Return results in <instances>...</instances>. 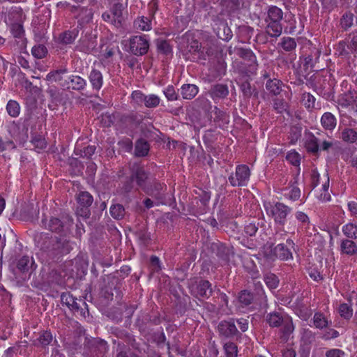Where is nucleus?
I'll list each match as a JSON object with an SVG mask.
<instances>
[{"instance_id": "f257e3e1", "label": "nucleus", "mask_w": 357, "mask_h": 357, "mask_svg": "<svg viewBox=\"0 0 357 357\" xmlns=\"http://www.w3.org/2000/svg\"><path fill=\"white\" fill-rule=\"evenodd\" d=\"M266 213L271 216L275 223L283 225L291 208L281 202L268 203L264 205Z\"/></svg>"}, {"instance_id": "f03ea898", "label": "nucleus", "mask_w": 357, "mask_h": 357, "mask_svg": "<svg viewBox=\"0 0 357 357\" xmlns=\"http://www.w3.org/2000/svg\"><path fill=\"white\" fill-rule=\"evenodd\" d=\"M212 27L218 38L229 41L233 36L232 31L229 27L227 20L223 15L218 14L212 17Z\"/></svg>"}, {"instance_id": "7ed1b4c3", "label": "nucleus", "mask_w": 357, "mask_h": 357, "mask_svg": "<svg viewBox=\"0 0 357 357\" xmlns=\"http://www.w3.org/2000/svg\"><path fill=\"white\" fill-rule=\"evenodd\" d=\"M149 48V43L145 36H135L130 40V50L135 55H144Z\"/></svg>"}, {"instance_id": "20e7f679", "label": "nucleus", "mask_w": 357, "mask_h": 357, "mask_svg": "<svg viewBox=\"0 0 357 357\" xmlns=\"http://www.w3.org/2000/svg\"><path fill=\"white\" fill-rule=\"evenodd\" d=\"M329 187L330 180H316L312 188L314 196L322 202L330 201Z\"/></svg>"}, {"instance_id": "39448f33", "label": "nucleus", "mask_w": 357, "mask_h": 357, "mask_svg": "<svg viewBox=\"0 0 357 357\" xmlns=\"http://www.w3.org/2000/svg\"><path fill=\"white\" fill-rule=\"evenodd\" d=\"M96 45V35L92 33H86L84 36L79 39L77 49L79 52L89 54L93 52Z\"/></svg>"}, {"instance_id": "423d86ee", "label": "nucleus", "mask_w": 357, "mask_h": 357, "mask_svg": "<svg viewBox=\"0 0 357 357\" xmlns=\"http://www.w3.org/2000/svg\"><path fill=\"white\" fill-rule=\"evenodd\" d=\"M266 257L270 260L280 259L281 260H287L292 258V254L289 248L284 244H278L273 250L270 248L269 252L266 251Z\"/></svg>"}, {"instance_id": "0eeeda50", "label": "nucleus", "mask_w": 357, "mask_h": 357, "mask_svg": "<svg viewBox=\"0 0 357 357\" xmlns=\"http://www.w3.org/2000/svg\"><path fill=\"white\" fill-rule=\"evenodd\" d=\"M244 99H249L251 97L258 98L259 91L255 85H252L248 77H242L237 82Z\"/></svg>"}, {"instance_id": "6e6552de", "label": "nucleus", "mask_w": 357, "mask_h": 357, "mask_svg": "<svg viewBox=\"0 0 357 357\" xmlns=\"http://www.w3.org/2000/svg\"><path fill=\"white\" fill-rule=\"evenodd\" d=\"M61 84L68 89L82 91L86 86V81L79 75H71L68 77V79H65L64 82Z\"/></svg>"}, {"instance_id": "1a4fd4ad", "label": "nucleus", "mask_w": 357, "mask_h": 357, "mask_svg": "<svg viewBox=\"0 0 357 357\" xmlns=\"http://www.w3.org/2000/svg\"><path fill=\"white\" fill-rule=\"evenodd\" d=\"M77 201L80 206L84 208V209L81 208L80 211H77V213L82 216H89V212L87 208L93 202L91 195L88 192L82 191L77 195Z\"/></svg>"}, {"instance_id": "9d476101", "label": "nucleus", "mask_w": 357, "mask_h": 357, "mask_svg": "<svg viewBox=\"0 0 357 357\" xmlns=\"http://www.w3.org/2000/svg\"><path fill=\"white\" fill-rule=\"evenodd\" d=\"M191 291L197 297L208 298L212 294L211 284L207 280H200L191 287Z\"/></svg>"}, {"instance_id": "9b49d317", "label": "nucleus", "mask_w": 357, "mask_h": 357, "mask_svg": "<svg viewBox=\"0 0 357 357\" xmlns=\"http://www.w3.org/2000/svg\"><path fill=\"white\" fill-rule=\"evenodd\" d=\"M208 93L214 100L224 99L229 95V88L227 84H215L211 86Z\"/></svg>"}, {"instance_id": "f8f14e48", "label": "nucleus", "mask_w": 357, "mask_h": 357, "mask_svg": "<svg viewBox=\"0 0 357 357\" xmlns=\"http://www.w3.org/2000/svg\"><path fill=\"white\" fill-rule=\"evenodd\" d=\"M236 53L239 57L248 61L250 68L255 70L257 68V58L251 50L239 47L236 49Z\"/></svg>"}, {"instance_id": "ddd939ff", "label": "nucleus", "mask_w": 357, "mask_h": 357, "mask_svg": "<svg viewBox=\"0 0 357 357\" xmlns=\"http://www.w3.org/2000/svg\"><path fill=\"white\" fill-rule=\"evenodd\" d=\"M218 328L220 334L225 337H231L237 333L236 325L231 321H224L220 322Z\"/></svg>"}, {"instance_id": "4468645a", "label": "nucleus", "mask_w": 357, "mask_h": 357, "mask_svg": "<svg viewBox=\"0 0 357 357\" xmlns=\"http://www.w3.org/2000/svg\"><path fill=\"white\" fill-rule=\"evenodd\" d=\"M89 80L93 90L98 91L101 89L103 77L100 71L93 68L89 75Z\"/></svg>"}, {"instance_id": "2eb2a0df", "label": "nucleus", "mask_w": 357, "mask_h": 357, "mask_svg": "<svg viewBox=\"0 0 357 357\" xmlns=\"http://www.w3.org/2000/svg\"><path fill=\"white\" fill-rule=\"evenodd\" d=\"M305 148L307 153L318 157L319 155V139L311 135L305 142Z\"/></svg>"}, {"instance_id": "dca6fc26", "label": "nucleus", "mask_w": 357, "mask_h": 357, "mask_svg": "<svg viewBox=\"0 0 357 357\" xmlns=\"http://www.w3.org/2000/svg\"><path fill=\"white\" fill-rule=\"evenodd\" d=\"M79 32V26L72 30L66 31L59 36V43L63 45L72 44L78 36Z\"/></svg>"}, {"instance_id": "f3484780", "label": "nucleus", "mask_w": 357, "mask_h": 357, "mask_svg": "<svg viewBox=\"0 0 357 357\" xmlns=\"http://www.w3.org/2000/svg\"><path fill=\"white\" fill-rule=\"evenodd\" d=\"M124 10V6L123 3L117 2L115 3L112 8H110V13L112 15V17L115 19L114 20V26H120L122 24L123 21V10Z\"/></svg>"}, {"instance_id": "a211bd4d", "label": "nucleus", "mask_w": 357, "mask_h": 357, "mask_svg": "<svg viewBox=\"0 0 357 357\" xmlns=\"http://www.w3.org/2000/svg\"><path fill=\"white\" fill-rule=\"evenodd\" d=\"M150 150L149 143L143 138L135 142V155L136 157H145L149 154Z\"/></svg>"}, {"instance_id": "6ab92c4d", "label": "nucleus", "mask_w": 357, "mask_h": 357, "mask_svg": "<svg viewBox=\"0 0 357 357\" xmlns=\"http://www.w3.org/2000/svg\"><path fill=\"white\" fill-rule=\"evenodd\" d=\"M96 147L93 145H88L86 146L79 148L77 145L75 149V155L83 159L91 160L92 155L95 153Z\"/></svg>"}, {"instance_id": "aec40b11", "label": "nucleus", "mask_w": 357, "mask_h": 357, "mask_svg": "<svg viewBox=\"0 0 357 357\" xmlns=\"http://www.w3.org/2000/svg\"><path fill=\"white\" fill-rule=\"evenodd\" d=\"M267 14V17L265 19L266 22H280L283 17L282 10L275 6H270Z\"/></svg>"}, {"instance_id": "412c9836", "label": "nucleus", "mask_w": 357, "mask_h": 357, "mask_svg": "<svg viewBox=\"0 0 357 357\" xmlns=\"http://www.w3.org/2000/svg\"><path fill=\"white\" fill-rule=\"evenodd\" d=\"M282 84H283L282 82L278 79L268 78V79L266 81L265 86H266V90L268 91L270 93H271L274 96H278L282 91Z\"/></svg>"}, {"instance_id": "4be33fe9", "label": "nucleus", "mask_w": 357, "mask_h": 357, "mask_svg": "<svg viewBox=\"0 0 357 357\" xmlns=\"http://www.w3.org/2000/svg\"><path fill=\"white\" fill-rule=\"evenodd\" d=\"M183 98L187 100L192 99L198 93V87L195 84H185L181 89Z\"/></svg>"}, {"instance_id": "5701e85b", "label": "nucleus", "mask_w": 357, "mask_h": 357, "mask_svg": "<svg viewBox=\"0 0 357 357\" xmlns=\"http://www.w3.org/2000/svg\"><path fill=\"white\" fill-rule=\"evenodd\" d=\"M322 126L326 130H333L336 126V118L331 112H325L321 119Z\"/></svg>"}, {"instance_id": "b1692460", "label": "nucleus", "mask_w": 357, "mask_h": 357, "mask_svg": "<svg viewBox=\"0 0 357 357\" xmlns=\"http://www.w3.org/2000/svg\"><path fill=\"white\" fill-rule=\"evenodd\" d=\"M266 28V33L271 36L277 38L282 31V26L280 22H268Z\"/></svg>"}, {"instance_id": "393cba45", "label": "nucleus", "mask_w": 357, "mask_h": 357, "mask_svg": "<svg viewBox=\"0 0 357 357\" xmlns=\"http://www.w3.org/2000/svg\"><path fill=\"white\" fill-rule=\"evenodd\" d=\"M340 138L347 143H354L357 140V132L352 129L346 128L341 132Z\"/></svg>"}, {"instance_id": "a878e982", "label": "nucleus", "mask_w": 357, "mask_h": 357, "mask_svg": "<svg viewBox=\"0 0 357 357\" xmlns=\"http://www.w3.org/2000/svg\"><path fill=\"white\" fill-rule=\"evenodd\" d=\"M70 172L72 176H79L82 173L83 165L77 158H70L68 160Z\"/></svg>"}, {"instance_id": "bb28decb", "label": "nucleus", "mask_w": 357, "mask_h": 357, "mask_svg": "<svg viewBox=\"0 0 357 357\" xmlns=\"http://www.w3.org/2000/svg\"><path fill=\"white\" fill-rule=\"evenodd\" d=\"M341 251L346 255H352L357 252V245L350 240H344L340 245Z\"/></svg>"}, {"instance_id": "cd10ccee", "label": "nucleus", "mask_w": 357, "mask_h": 357, "mask_svg": "<svg viewBox=\"0 0 357 357\" xmlns=\"http://www.w3.org/2000/svg\"><path fill=\"white\" fill-rule=\"evenodd\" d=\"M284 319L278 312L270 313L266 317V321L271 327H278L284 322Z\"/></svg>"}, {"instance_id": "c85d7f7f", "label": "nucleus", "mask_w": 357, "mask_h": 357, "mask_svg": "<svg viewBox=\"0 0 357 357\" xmlns=\"http://www.w3.org/2000/svg\"><path fill=\"white\" fill-rule=\"evenodd\" d=\"M135 26L142 31H149L151 29V22L147 17L142 16L135 20Z\"/></svg>"}, {"instance_id": "c756f323", "label": "nucleus", "mask_w": 357, "mask_h": 357, "mask_svg": "<svg viewBox=\"0 0 357 357\" xmlns=\"http://www.w3.org/2000/svg\"><path fill=\"white\" fill-rule=\"evenodd\" d=\"M130 178H148V174L143 167L134 165L132 167Z\"/></svg>"}, {"instance_id": "7c9ffc66", "label": "nucleus", "mask_w": 357, "mask_h": 357, "mask_svg": "<svg viewBox=\"0 0 357 357\" xmlns=\"http://www.w3.org/2000/svg\"><path fill=\"white\" fill-rule=\"evenodd\" d=\"M220 3L231 11H236L241 8L243 0H220Z\"/></svg>"}, {"instance_id": "2f4dec72", "label": "nucleus", "mask_w": 357, "mask_h": 357, "mask_svg": "<svg viewBox=\"0 0 357 357\" xmlns=\"http://www.w3.org/2000/svg\"><path fill=\"white\" fill-rule=\"evenodd\" d=\"M281 47L287 52H291L296 47V42L294 38L284 37L280 43Z\"/></svg>"}, {"instance_id": "473e14b6", "label": "nucleus", "mask_w": 357, "mask_h": 357, "mask_svg": "<svg viewBox=\"0 0 357 357\" xmlns=\"http://www.w3.org/2000/svg\"><path fill=\"white\" fill-rule=\"evenodd\" d=\"M6 110L10 116L17 117L20 114V107L17 102L10 100L7 104Z\"/></svg>"}, {"instance_id": "72a5a7b5", "label": "nucleus", "mask_w": 357, "mask_h": 357, "mask_svg": "<svg viewBox=\"0 0 357 357\" xmlns=\"http://www.w3.org/2000/svg\"><path fill=\"white\" fill-rule=\"evenodd\" d=\"M31 53L34 57L43 59L47 54V49L44 45L39 44L33 47Z\"/></svg>"}, {"instance_id": "f704fd0d", "label": "nucleus", "mask_w": 357, "mask_h": 357, "mask_svg": "<svg viewBox=\"0 0 357 357\" xmlns=\"http://www.w3.org/2000/svg\"><path fill=\"white\" fill-rule=\"evenodd\" d=\"M301 103L307 109L314 108L315 98L311 93L305 92L302 94Z\"/></svg>"}, {"instance_id": "c9c22d12", "label": "nucleus", "mask_w": 357, "mask_h": 357, "mask_svg": "<svg viewBox=\"0 0 357 357\" xmlns=\"http://www.w3.org/2000/svg\"><path fill=\"white\" fill-rule=\"evenodd\" d=\"M214 121L215 122H222L224 123L229 122V115L224 111L220 110L217 107H214Z\"/></svg>"}, {"instance_id": "e433bc0d", "label": "nucleus", "mask_w": 357, "mask_h": 357, "mask_svg": "<svg viewBox=\"0 0 357 357\" xmlns=\"http://www.w3.org/2000/svg\"><path fill=\"white\" fill-rule=\"evenodd\" d=\"M338 311L340 316L346 319H350L353 315V310L351 305L347 303L340 304Z\"/></svg>"}, {"instance_id": "4c0bfd02", "label": "nucleus", "mask_w": 357, "mask_h": 357, "mask_svg": "<svg viewBox=\"0 0 357 357\" xmlns=\"http://www.w3.org/2000/svg\"><path fill=\"white\" fill-rule=\"evenodd\" d=\"M342 231L349 238H357V226L352 223L345 225L342 227Z\"/></svg>"}, {"instance_id": "58836bf2", "label": "nucleus", "mask_w": 357, "mask_h": 357, "mask_svg": "<svg viewBox=\"0 0 357 357\" xmlns=\"http://www.w3.org/2000/svg\"><path fill=\"white\" fill-rule=\"evenodd\" d=\"M236 176L237 178H248L250 176V171L246 165H238L236 168Z\"/></svg>"}, {"instance_id": "ea45409f", "label": "nucleus", "mask_w": 357, "mask_h": 357, "mask_svg": "<svg viewBox=\"0 0 357 357\" xmlns=\"http://www.w3.org/2000/svg\"><path fill=\"white\" fill-rule=\"evenodd\" d=\"M109 211L111 215L115 219H121L124 215V208L121 204H113Z\"/></svg>"}, {"instance_id": "a19ab883", "label": "nucleus", "mask_w": 357, "mask_h": 357, "mask_svg": "<svg viewBox=\"0 0 357 357\" xmlns=\"http://www.w3.org/2000/svg\"><path fill=\"white\" fill-rule=\"evenodd\" d=\"M273 108L278 113L282 114L287 111L288 105L284 99L277 98L273 100Z\"/></svg>"}, {"instance_id": "79ce46f5", "label": "nucleus", "mask_w": 357, "mask_h": 357, "mask_svg": "<svg viewBox=\"0 0 357 357\" xmlns=\"http://www.w3.org/2000/svg\"><path fill=\"white\" fill-rule=\"evenodd\" d=\"M10 31L15 38H22L24 35L23 26L20 23H13L10 26Z\"/></svg>"}, {"instance_id": "37998d69", "label": "nucleus", "mask_w": 357, "mask_h": 357, "mask_svg": "<svg viewBox=\"0 0 357 357\" xmlns=\"http://www.w3.org/2000/svg\"><path fill=\"white\" fill-rule=\"evenodd\" d=\"M354 14L351 13H346L343 15L340 20L342 28L344 30L348 29L353 24Z\"/></svg>"}, {"instance_id": "c03bdc74", "label": "nucleus", "mask_w": 357, "mask_h": 357, "mask_svg": "<svg viewBox=\"0 0 357 357\" xmlns=\"http://www.w3.org/2000/svg\"><path fill=\"white\" fill-rule=\"evenodd\" d=\"M253 300V296L247 291H243L238 296V302L242 307L249 305Z\"/></svg>"}, {"instance_id": "a18cd8bd", "label": "nucleus", "mask_w": 357, "mask_h": 357, "mask_svg": "<svg viewBox=\"0 0 357 357\" xmlns=\"http://www.w3.org/2000/svg\"><path fill=\"white\" fill-rule=\"evenodd\" d=\"M186 49L189 53L192 54V56H196L197 53L201 49V45L197 40L192 39L191 41L188 40Z\"/></svg>"}, {"instance_id": "49530a36", "label": "nucleus", "mask_w": 357, "mask_h": 357, "mask_svg": "<svg viewBox=\"0 0 357 357\" xmlns=\"http://www.w3.org/2000/svg\"><path fill=\"white\" fill-rule=\"evenodd\" d=\"M313 321L316 328H323L328 326V321L321 313H315L314 315Z\"/></svg>"}, {"instance_id": "de8ad7c7", "label": "nucleus", "mask_w": 357, "mask_h": 357, "mask_svg": "<svg viewBox=\"0 0 357 357\" xmlns=\"http://www.w3.org/2000/svg\"><path fill=\"white\" fill-rule=\"evenodd\" d=\"M264 281L267 287L271 289H275L279 283L278 278L273 274H268L264 277Z\"/></svg>"}, {"instance_id": "09e8293b", "label": "nucleus", "mask_w": 357, "mask_h": 357, "mask_svg": "<svg viewBox=\"0 0 357 357\" xmlns=\"http://www.w3.org/2000/svg\"><path fill=\"white\" fill-rule=\"evenodd\" d=\"M52 338L53 337L52 333L50 331H46L40 335L38 340L42 346L45 347L51 343Z\"/></svg>"}, {"instance_id": "8fccbe9b", "label": "nucleus", "mask_w": 357, "mask_h": 357, "mask_svg": "<svg viewBox=\"0 0 357 357\" xmlns=\"http://www.w3.org/2000/svg\"><path fill=\"white\" fill-rule=\"evenodd\" d=\"M157 47L160 52L168 55L172 53V47L169 43L165 40H161L158 41Z\"/></svg>"}, {"instance_id": "3c124183", "label": "nucleus", "mask_w": 357, "mask_h": 357, "mask_svg": "<svg viewBox=\"0 0 357 357\" xmlns=\"http://www.w3.org/2000/svg\"><path fill=\"white\" fill-rule=\"evenodd\" d=\"M224 349L227 357L237 356V347L233 342H227L224 345Z\"/></svg>"}, {"instance_id": "603ef678", "label": "nucleus", "mask_w": 357, "mask_h": 357, "mask_svg": "<svg viewBox=\"0 0 357 357\" xmlns=\"http://www.w3.org/2000/svg\"><path fill=\"white\" fill-rule=\"evenodd\" d=\"M319 54H320V52L317 51L316 54H318V55L315 59L313 58L312 55H308L307 56H306L304 59L303 66H304L305 69L307 70L310 68L312 70H314V64L317 62Z\"/></svg>"}, {"instance_id": "864d4df0", "label": "nucleus", "mask_w": 357, "mask_h": 357, "mask_svg": "<svg viewBox=\"0 0 357 357\" xmlns=\"http://www.w3.org/2000/svg\"><path fill=\"white\" fill-rule=\"evenodd\" d=\"M72 249L71 245L68 241H59L56 244V250L59 255H66Z\"/></svg>"}, {"instance_id": "5fc2aeb1", "label": "nucleus", "mask_w": 357, "mask_h": 357, "mask_svg": "<svg viewBox=\"0 0 357 357\" xmlns=\"http://www.w3.org/2000/svg\"><path fill=\"white\" fill-rule=\"evenodd\" d=\"M31 261L28 256L21 257L17 264V268L21 271H26L29 269Z\"/></svg>"}, {"instance_id": "6e6d98bb", "label": "nucleus", "mask_w": 357, "mask_h": 357, "mask_svg": "<svg viewBox=\"0 0 357 357\" xmlns=\"http://www.w3.org/2000/svg\"><path fill=\"white\" fill-rule=\"evenodd\" d=\"M31 142L35 148L42 150L46 147V142L40 135H34L31 137Z\"/></svg>"}, {"instance_id": "4d7b16f0", "label": "nucleus", "mask_w": 357, "mask_h": 357, "mask_svg": "<svg viewBox=\"0 0 357 357\" xmlns=\"http://www.w3.org/2000/svg\"><path fill=\"white\" fill-rule=\"evenodd\" d=\"M163 92L167 99L169 101L176 100L178 98V94L172 85L168 86Z\"/></svg>"}, {"instance_id": "13d9d810", "label": "nucleus", "mask_w": 357, "mask_h": 357, "mask_svg": "<svg viewBox=\"0 0 357 357\" xmlns=\"http://www.w3.org/2000/svg\"><path fill=\"white\" fill-rule=\"evenodd\" d=\"M63 227L61 220L58 218H51L49 221L47 227L50 230L52 231H60L61 228Z\"/></svg>"}, {"instance_id": "bf43d9fd", "label": "nucleus", "mask_w": 357, "mask_h": 357, "mask_svg": "<svg viewBox=\"0 0 357 357\" xmlns=\"http://www.w3.org/2000/svg\"><path fill=\"white\" fill-rule=\"evenodd\" d=\"M144 103L146 107H155L160 103V98L156 95L146 96Z\"/></svg>"}, {"instance_id": "052dcab7", "label": "nucleus", "mask_w": 357, "mask_h": 357, "mask_svg": "<svg viewBox=\"0 0 357 357\" xmlns=\"http://www.w3.org/2000/svg\"><path fill=\"white\" fill-rule=\"evenodd\" d=\"M286 159L287 161H289L291 164H292L294 166H299L300 162H301V157L300 155L296 152L295 151L289 152L287 154Z\"/></svg>"}, {"instance_id": "680f3d73", "label": "nucleus", "mask_w": 357, "mask_h": 357, "mask_svg": "<svg viewBox=\"0 0 357 357\" xmlns=\"http://www.w3.org/2000/svg\"><path fill=\"white\" fill-rule=\"evenodd\" d=\"M301 136V130L298 127H293L289 132V139L291 144H295Z\"/></svg>"}, {"instance_id": "e2e57ef3", "label": "nucleus", "mask_w": 357, "mask_h": 357, "mask_svg": "<svg viewBox=\"0 0 357 357\" xmlns=\"http://www.w3.org/2000/svg\"><path fill=\"white\" fill-rule=\"evenodd\" d=\"M86 174L89 177L94 176L96 169H97L96 165L91 160L86 162Z\"/></svg>"}, {"instance_id": "0e129e2a", "label": "nucleus", "mask_w": 357, "mask_h": 357, "mask_svg": "<svg viewBox=\"0 0 357 357\" xmlns=\"http://www.w3.org/2000/svg\"><path fill=\"white\" fill-rule=\"evenodd\" d=\"M283 333L284 335H289L294 331V326L291 320L289 318H285L284 322Z\"/></svg>"}, {"instance_id": "69168bd1", "label": "nucleus", "mask_w": 357, "mask_h": 357, "mask_svg": "<svg viewBox=\"0 0 357 357\" xmlns=\"http://www.w3.org/2000/svg\"><path fill=\"white\" fill-rule=\"evenodd\" d=\"M205 47H203L202 50H199L196 56H192V58L191 59L193 61H197L200 62L202 64H204V62L206 60L207 55L204 53Z\"/></svg>"}, {"instance_id": "338daca9", "label": "nucleus", "mask_w": 357, "mask_h": 357, "mask_svg": "<svg viewBox=\"0 0 357 357\" xmlns=\"http://www.w3.org/2000/svg\"><path fill=\"white\" fill-rule=\"evenodd\" d=\"M132 98L136 103L141 104L144 102L146 96L139 91H135L132 93Z\"/></svg>"}, {"instance_id": "774afa93", "label": "nucleus", "mask_w": 357, "mask_h": 357, "mask_svg": "<svg viewBox=\"0 0 357 357\" xmlns=\"http://www.w3.org/2000/svg\"><path fill=\"white\" fill-rule=\"evenodd\" d=\"M344 352L339 349H332L326 352V357H343Z\"/></svg>"}]
</instances>
